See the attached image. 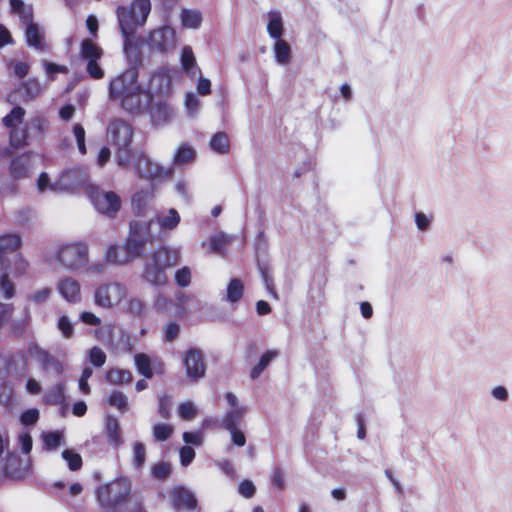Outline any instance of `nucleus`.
Segmentation results:
<instances>
[{"label": "nucleus", "instance_id": "f8f14e48", "mask_svg": "<svg viewBox=\"0 0 512 512\" xmlns=\"http://www.w3.org/2000/svg\"><path fill=\"white\" fill-rule=\"evenodd\" d=\"M168 68H160L155 71L148 84V96L150 99L156 96H168L172 92V75Z\"/></svg>", "mask_w": 512, "mask_h": 512}, {"label": "nucleus", "instance_id": "39448f33", "mask_svg": "<svg viewBox=\"0 0 512 512\" xmlns=\"http://www.w3.org/2000/svg\"><path fill=\"white\" fill-rule=\"evenodd\" d=\"M133 127L122 119H114L108 126V137L116 147L117 161L120 166L128 167L132 163L131 144Z\"/></svg>", "mask_w": 512, "mask_h": 512}, {"label": "nucleus", "instance_id": "c9c22d12", "mask_svg": "<svg viewBox=\"0 0 512 512\" xmlns=\"http://www.w3.org/2000/svg\"><path fill=\"white\" fill-rule=\"evenodd\" d=\"M181 21L184 27L196 29L201 25L202 15L196 10L184 9L181 13Z\"/></svg>", "mask_w": 512, "mask_h": 512}, {"label": "nucleus", "instance_id": "b1692460", "mask_svg": "<svg viewBox=\"0 0 512 512\" xmlns=\"http://www.w3.org/2000/svg\"><path fill=\"white\" fill-rule=\"evenodd\" d=\"M106 435L108 443L114 447L118 448L123 444V438L121 435V429L119 422L114 417H109L106 422Z\"/></svg>", "mask_w": 512, "mask_h": 512}, {"label": "nucleus", "instance_id": "72a5a7b5", "mask_svg": "<svg viewBox=\"0 0 512 512\" xmlns=\"http://www.w3.org/2000/svg\"><path fill=\"white\" fill-rule=\"evenodd\" d=\"M244 294V285L238 278L230 280L227 286V300L231 303L238 302Z\"/></svg>", "mask_w": 512, "mask_h": 512}, {"label": "nucleus", "instance_id": "2eb2a0df", "mask_svg": "<svg viewBox=\"0 0 512 512\" xmlns=\"http://www.w3.org/2000/svg\"><path fill=\"white\" fill-rule=\"evenodd\" d=\"M184 366L187 376L192 380H198L205 375L206 365L203 354L198 349H189L184 357Z\"/></svg>", "mask_w": 512, "mask_h": 512}, {"label": "nucleus", "instance_id": "09e8293b", "mask_svg": "<svg viewBox=\"0 0 512 512\" xmlns=\"http://www.w3.org/2000/svg\"><path fill=\"white\" fill-rule=\"evenodd\" d=\"M151 474L155 479L164 480L171 474V467L166 462H159L152 466Z\"/></svg>", "mask_w": 512, "mask_h": 512}, {"label": "nucleus", "instance_id": "8fccbe9b", "mask_svg": "<svg viewBox=\"0 0 512 512\" xmlns=\"http://www.w3.org/2000/svg\"><path fill=\"white\" fill-rule=\"evenodd\" d=\"M181 65L186 72H189L196 65L194 53L188 46L182 49Z\"/></svg>", "mask_w": 512, "mask_h": 512}, {"label": "nucleus", "instance_id": "393cba45", "mask_svg": "<svg viewBox=\"0 0 512 512\" xmlns=\"http://www.w3.org/2000/svg\"><path fill=\"white\" fill-rule=\"evenodd\" d=\"M19 90L22 92V99L24 101H30L40 95L42 85L38 79L29 78L21 83Z\"/></svg>", "mask_w": 512, "mask_h": 512}, {"label": "nucleus", "instance_id": "dca6fc26", "mask_svg": "<svg viewBox=\"0 0 512 512\" xmlns=\"http://www.w3.org/2000/svg\"><path fill=\"white\" fill-rule=\"evenodd\" d=\"M33 152L26 151L20 155L13 157L8 165V171L11 177L18 181L26 179L30 176L32 163L31 159Z\"/></svg>", "mask_w": 512, "mask_h": 512}, {"label": "nucleus", "instance_id": "6ab92c4d", "mask_svg": "<svg viewBox=\"0 0 512 512\" xmlns=\"http://www.w3.org/2000/svg\"><path fill=\"white\" fill-rule=\"evenodd\" d=\"M173 507L177 510L192 511L197 507V500L192 492L184 487H177L171 493Z\"/></svg>", "mask_w": 512, "mask_h": 512}, {"label": "nucleus", "instance_id": "bb28decb", "mask_svg": "<svg viewBox=\"0 0 512 512\" xmlns=\"http://www.w3.org/2000/svg\"><path fill=\"white\" fill-rule=\"evenodd\" d=\"M267 32L271 38L281 39L284 26L282 17L279 12L271 11L269 12V22L267 24Z\"/></svg>", "mask_w": 512, "mask_h": 512}, {"label": "nucleus", "instance_id": "4c0bfd02", "mask_svg": "<svg viewBox=\"0 0 512 512\" xmlns=\"http://www.w3.org/2000/svg\"><path fill=\"white\" fill-rule=\"evenodd\" d=\"M157 222L164 230H172L177 227L180 222V215L175 209H170L165 216H159Z\"/></svg>", "mask_w": 512, "mask_h": 512}, {"label": "nucleus", "instance_id": "f03ea898", "mask_svg": "<svg viewBox=\"0 0 512 512\" xmlns=\"http://www.w3.org/2000/svg\"><path fill=\"white\" fill-rule=\"evenodd\" d=\"M180 262V253L161 246L155 249L144 264L142 278L154 286H164L168 282L167 269Z\"/></svg>", "mask_w": 512, "mask_h": 512}, {"label": "nucleus", "instance_id": "5701e85b", "mask_svg": "<svg viewBox=\"0 0 512 512\" xmlns=\"http://www.w3.org/2000/svg\"><path fill=\"white\" fill-rule=\"evenodd\" d=\"M25 26V38L27 44L39 51L46 50V44L39 26L33 23V21L25 24Z\"/></svg>", "mask_w": 512, "mask_h": 512}, {"label": "nucleus", "instance_id": "c03bdc74", "mask_svg": "<svg viewBox=\"0 0 512 512\" xmlns=\"http://www.w3.org/2000/svg\"><path fill=\"white\" fill-rule=\"evenodd\" d=\"M0 288L2 290L3 296L6 299H10L15 295V286L14 283L10 280L7 271H4L0 277Z\"/></svg>", "mask_w": 512, "mask_h": 512}, {"label": "nucleus", "instance_id": "79ce46f5", "mask_svg": "<svg viewBox=\"0 0 512 512\" xmlns=\"http://www.w3.org/2000/svg\"><path fill=\"white\" fill-rule=\"evenodd\" d=\"M62 457L66 460L71 471H77L82 467V458L77 452L71 449H65L62 452Z\"/></svg>", "mask_w": 512, "mask_h": 512}, {"label": "nucleus", "instance_id": "ddd939ff", "mask_svg": "<svg viewBox=\"0 0 512 512\" xmlns=\"http://www.w3.org/2000/svg\"><path fill=\"white\" fill-rule=\"evenodd\" d=\"M175 30L169 26H163L150 32L147 44L152 50L167 52L175 47Z\"/></svg>", "mask_w": 512, "mask_h": 512}, {"label": "nucleus", "instance_id": "37998d69", "mask_svg": "<svg viewBox=\"0 0 512 512\" xmlns=\"http://www.w3.org/2000/svg\"><path fill=\"white\" fill-rule=\"evenodd\" d=\"M108 403L121 412H125L128 409V399L121 391H113L108 398Z\"/></svg>", "mask_w": 512, "mask_h": 512}, {"label": "nucleus", "instance_id": "1a4fd4ad", "mask_svg": "<svg viewBox=\"0 0 512 512\" xmlns=\"http://www.w3.org/2000/svg\"><path fill=\"white\" fill-rule=\"evenodd\" d=\"M87 194L95 209L105 216L114 218L121 208V198L114 191H105L92 185Z\"/></svg>", "mask_w": 512, "mask_h": 512}, {"label": "nucleus", "instance_id": "6e6552de", "mask_svg": "<svg viewBox=\"0 0 512 512\" xmlns=\"http://www.w3.org/2000/svg\"><path fill=\"white\" fill-rule=\"evenodd\" d=\"M26 111L21 106H15L2 118L4 127L10 129L9 143L14 149H20L28 145L29 133L27 128L19 129L17 126L24 120Z\"/></svg>", "mask_w": 512, "mask_h": 512}, {"label": "nucleus", "instance_id": "9d476101", "mask_svg": "<svg viewBox=\"0 0 512 512\" xmlns=\"http://www.w3.org/2000/svg\"><path fill=\"white\" fill-rule=\"evenodd\" d=\"M88 246L84 242L68 243L61 246L56 254V259L68 269H76L87 262Z\"/></svg>", "mask_w": 512, "mask_h": 512}, {"label": "nucleus", "instance_id": "a18cd8bd", "mask_svg": "<svg viewBox=\"0 0 512 512\" xmlns=\"http://www.w3.org/2000/svg\"><path fill=\"white\" fill-rule=\"evenodd\" d=\"M173 433L172 426L168 424H156L153 427V436L155 441H166Z\"/></svg>", "mask_w": 512, "mask_h": 512}, {"label": "nucleus", "instance_id": "aec40b11", "mask_svg": "<svg viewBox=\"0 0 512 512\" xmlns=\"http://www.w3.org/2000/svg\"><path fill=\"white\" fill-rule=\"evenodd\" d=\"M35 356L45 371H53L57 376H61L64 372V366L60 360L54 357L49 351L35 346Z\"/></svg>", "mask_w": 512, "mask_h": 512}, {"label": "nucleus", "instance_id": "f257e3e1", "mask_svg": "<svg viewBox=\"0 0 512 512\" xmlns=\"http://www.w3.org/2000/svg\"><path fill=\"white\" fill-rule=\"evenodd\" d=\"M138 77V70L129 68L109 83V98L119 101L121 106L130 112L138 110L141 106L142 88Z\"/></svg>", "mask_w": 512, "mask_h": 512}, {"label": "nucleus", "instance_id": "774afa93", "mask_svg": "<svg viewBox=\"0 0 512 512\" xmlns=\"http://www.w3.org/2000/svg\"><path fill=\"white\" fill-rule=\"evenodd\" d=\"M19 442H20V445H21L22 452L24 454H28V453L31 452L33 442H32V437L30 436L29 433L21 434L19 436Z\"/></svg>", "mask_w": 512, "mask_h": 512}, {"label": "nucleus", "instance_id": "473e14b6", "mask_svg": "<svg viewBox=\"0 0 512 512\" xmlns=\"http://www.w3.org/2000/svg\"><path fill=\"white\" fill-rule=\"evenodd\" d=\"M278 353L276 351H267L261 357L259 362L251 369L250 377L251 379H257L260 374L267 368L270 362L276 358Z\"/></svg>", "mask_w": 512, "mask_h": 512}, {"label": "nucleus", "instance_id": "4468645a", "mask_svg": "<svg viewBox=\"0 0 512 512\" xmlns=\"http://www.w3.org/2000/svg\"><path fill=\"white\" fill-rule=\"evenodd\" d=\"M125 290L121 284L109 283L98 287L95 291V304L103 307L110 308L117 304L124 297Z\"/></svg>", "mask_w": 512, "mask_h": 512}, {"label": "nucleus", "instance_id": "13d9d810", "mask_svg": "<svg viewBox=\"0 0 512 512\" xmlns=\"http://www.w3.org/2000/svg\"><path fill=\"white\" fill-rule=\"evenodd\" d=\"M38 419L39 411L36 408L27 409L20 416V420L24 425H34Z\"/></svg>", "mask_w": 512, "mask_h": 512}, {"label": "nucleus", "instance_id": "a19ab883", "mask_svg": "<svg viewBox=\"0 0 512 512\" xmlns=\"http://www.w3.org/2000/svg\"><path fill=\"white\" fill-rule=\"evenodd\" d=\"M146 462V448L142 442H135L133 444V466L140 470Z\"/></svg>", "mask_w": 512, "mask_h": 512}, {"label": "nucleus", "instance_id": "9b49d317", "mask_svg": "<svg viewBox=\"0 0 512 512\" xmlns=\"http://www.w3.org/2000/svg\"><path fill=\"white\" fill-rule=\"evenodd\" d=\"M132 162L139 176L147 180L168 179L172 174L170 169H165L163 166L154 163L143 151L132 152Z\"/></svg>", "mask_w": 512, "mask_h": 512}, {"label": "nucleus", "instance_id": "f3484780", "mask_svg": "<svg viewBox=\"0 0 512 512\" xmlns=\"http://www.w3.org/2000/svg\"><path fill=\"white\" fill-rule=\"evenodd\" d=\"M86 180L85 170L77 166L64 170L59 177V184L67 190H74L84 185Z\"/></svg>", "mask_w": 512, "mask_h": 512}, {"label": "nucleus", "instance_id": "6e6d98bb", "mask_svg": "<svg viewBox=\"0 0 512 512\" xmlns=\"http://www.w3.org/2000/svg\"><path fill=\"white\" fill-rule=\"evenodd\" d=\"M178 411H179L180 417L184 420H191V419L195 418L196 414H197L195 407L190 402L182 403L179 406Z\"/></svg>", "mask_w": 512, "mask_h": 512}, {"label": "nucleus", "instance_id": "cd10ccee", "mask_svg": "<svg viewBox=\"0 0 512 512\" xmlns=\"http://www.w3.org/2000/svg\"><path fill=\"white\" fill-rule=\"evenodd\" d=\"M10 7L11 12L18 15L24 25L33 21V9L25 5L23 0H10Z\"/></svg>", "mask_w": 512, "mask_h": 512}, {"label": "nucleus", "instance_id": "bf43d9fd", "mask_svg": "<svg viewBox=\"0 0 512 512\" xmlns=\"http://www.w3.org/2000/svg\"><path fill=\"white\" fill-rule=\"evenodd\" d=\"M271 482H272V485L274 487L278 488L279 490H283L285 488L284 472H283L282 468L275 467L272 470Z\"/></svg>", "mask_w": 512, "mask_h": 512}, {"label": "nucleus", "instance_id": "49530a36", "mask_svg": "<svg viewBox=\"0 0 512 512\" xmlns=\"http://www.w3.org/2000/svg\"><path fill=\"white\" fill-rule=\"evenodd\" d=\"M174 278H175V283L179 287L185 288V287L189 286L191 283V278H192L190 268L188 266H184V267L178 269L175 272Z\"/></svg>", "mask_w": 512, "mask_h": 512}, {"label": "nucleus", "instance_id": "603ef678", "mask_svg": "<svg viewBox=\"0 0 512 512\" xmlns=\"http://www.w3.org/2000/svg\"><path fill=\"white\" fill-rule=\"evenodd\" d=\"M89 359L95 367H102L106 362V354L100 347L94 346L89 350Z\"/></svg>", "mask_w": 512, "mask_h": 512}, {"label": "nucleus", "instance_id": "7c9ffc66", "mask_svg": "<svg viewBox=\"0 0 512 512\" xmlns=\"http://www.w3.org/2000/svg\"><path fill=\"white\" fill-rule=\"evenodd\" d=\"M274 54L278 63L287 64L291 59V47L282 38L277 39L274 44Z\"/></svg>", "mask_w": 512, "mask_h": 512}, {"label": "nucleus", "instance_id": "ea45409f", "mask_svg": "<svg viewBox=\"0 0 512 512\" xmlns=\"http://www.w3.org/2000/svg\"><path fill=\"white\" fill-rule=\"evenodd\" d=\"M42 440L46 450H55L61 445L63 434L60 431L46 432L43 433Z\"/></svg>", "mask_w": 512, "mask_h": 512}, {"label": "nucleus", "instance_id": "7ed1b4c3", "mask_svg": "<svg viewBox=\"0 0 512 512\" xmlns=\"http://www.w3.org/2000/svg\"><path fill=\"white\" fill-rule=\"evenodd\" d=\"M132 484L126 477H117L95 490L96 500L103 512H119L131 495Z\"/></svg>", "mask_w": 512, "mask_h": 512}, {"label": "nucleus", "instance_id": "423d86ee", "mask_svg": "<svg viewBox=\"0 0 512 512\" xmlns=\"http://www.w3.org/2000/svg\"><path fill=\"white\" fill-rule=\"evenodd\" d=\"M153 220L147 222L131 221L128 237L124 244L126 261L140 257L147 244H154L156 237L151 232Z\"/></svg>", "mask_w": 512, "mask_h": 512}, {"label": "nucleus", "instance_id": "69168bd1", "mask_svg": "<svg viewBox=\"0 0 512 512\" xmlns=\"http://www.w3.org/2000/svg\"><path fill=\"white\" fill-rule=\"evenodd\" d=\"M80 320L91 326H99L101 324V319L97 317L92 312L84 311L80 314Z\"/></svg>", "mask_w": 512, "mask_h": 512}, {"label": "nucleus", "instance_id": "4be33fe9", "mask_svg": "<svg viewBox=\"0 0 512 512\" xmlns=\"http://www.w3.org/2000/svg\"><path fill=\"white\" fill-rule=\"evenodd\" d=\"M66 386L64 382H59L49 388L43 395L42 401L48 406H61L66 405Z\"/></svg>", "mask_w": 512, "mask_h": 512}, {"label": "nucleus", "instance_id": "a878e982", "mask_svg": "<svg viewBox=\"0 0 512 512\" xmlns=\"http://www.w3.org/2000/svg\"><path fill=\"white\" fill-rule=\"evenodd\" d=\"M246 414L245 407H236L228 411L222 419L221 427L225 430L237 428Z\"/></svg>", "mask_w": 512, "mask_h": 512}, {"label": "nucleus", "instance_id": "412c9836", "mask_svg": "<svg viewBox=\"0 0 512 512\" xmlns=\"http://www.w3.org/2000/svg\"><path fill=\"white\" fill-rule=\"evenodd\" d=\"M58 291L70 303H77L81 300L80 284L71 277L64 278L59 282Z\"/></svg>", "mask_w": 512, "mask_h": 512}, {"label": "nucleus", "instance_id": "e433bc0d", "mask_svg": "<svg viewBox=\"0 0 512 512\" xmlns=\"http://www.w3.org/2000/svg\"><path fill=\"white\" fill-rule=\"evenodd\" d=\"M31 322V316L28 309H25V316L21 320L13 321L10 324V332L15 337H23L24 334L27 332Z\"/></svg>", "mask_w": 512, "mask_h": 512}, {"label": "nucleus", "instance_id": "2f4dec72", "mask_svg": "<svg viewBox=\"0 0 512 512\" xmlns=\"http://www.w3.org/2000/svg\"><path fill=\"white\" fill-rule=\"evenodd\" d=\"M210 147L217 153H228L230 148V141L225 132H217L210 140Z\"/></svg>", "mask_w": 512, "mask_h": 512}, {"label": "nucleus", "instance_id": "680f3d73", "mask_svg": "<svg viewBox=\"0 0 512 512\" xmlns=\"http://www.w3.org/2000/svg\"><path fill=\"white\" fill-rule=\"evenodd\" d=\"M165 340L172 342L174 341L179 333H180V326L176 322H170L165 327Z\"/></svg>", "mask_w": 512, "mask_h": 512}, {"label": "nucleus", "instance_id": "c85d7f7f", "mask_svg": "<svg viewBox=\"0 0 512 512\" xmlns=\"http://www.w3.org/2000/svg\"><path fill=\"white\" fill-rule=\"evenodd\" d=\"M106 380L115 385L129 384L132 379V373L126 369L111 368L105 374Z\"/></svg>", "mask_w": 512, "mask_h": 512}, {"label": "nucleus", "instance_id": "5fc2aeb1", "mask_svg": "<svg viewBox=\"0 0 512 512\" xmlns=\"http://www.w3.org/2000/svg\"><path fill=\"white\" fill-rule=\"evenodd\" d=\"M58 328L65 338H71L74 334L73 325L65 315L59 318Z\"/></svg>", "mask_w": 512, "mask_h": 512}, {"label": "nucleus", "instance_id": "338daca9", "mask_svg": "<svg viewBox=\"0 0 512 512\" xmlns=\"http://www.w3.org/2000/svg\"><path fill=\"white\" fill-rule=\"evenodd\" d=\"M30 65L27 62L18 61L13 66L16 77L22 79L29 73Z\"/></svg>", "mask_w": 512, "mask_h": 512}, {"label": "nucleus", "instance_id": "4d7b16f0", "mask_svg": "<svg viewBox=\"0 0 512 512\" xmlns=\"http://www.w3.org/2000/svg\"><path fill=\"white\" fill-rule=\"evenodd\" d=\"M128 310L134 316H142L146 310V306L141 299L134 298L129 301Z\"/></svg>", "mask_w": 512, "mask_h": 512}, {"label": "nucleus", "instance_id": "e2e57ef3", "mask_svg": "<svg viewBox=\"0 0 512 512\" xmlns=\"http://www.w3.org/2000/svg\"><path fill=\"white\" fill-rule=\"evenodd\" d=\"M195 457V451L190 446H183L180 449V460L183 466L189 465Z\"/></svg>", "mask_w": 512, "mask_h": 512}, {"label": "nucleus", "instance_id": "20e7f679", "mask_svg": "<svg viewBox=\"0 0 512 512\" xmlns=\"http://www.w3.org/2000/svg\"><path fill=\"white\" fill-rule=\"evenodd\" d=\"M150 11V0H133L129 6H119L116 14L122 35L130 38L138 27L146 23Z\"/></svg>", "mask_w": 512, "mask_h": 512}, {"label": "nucleus", "instance_id": "864d4df0", "mask_svg": "<svg viewBox=\"0 0 512 512\" xmlns=\"http://www.w3.org/2000/svg\"><path fill=\"white\" fill-rule=\"evenodd\" d=\"M14 309L13 304L0 302V330L9 322Z\"/></svg>", "mask_w": 512, "mask_h": 512}, {"label": "nucleus", "instance_id": "0eeeda50", "mask_svg": "<svg viewBox=\"0 0 512 512\" xmlns=\"http://www.w3.org/2000/svg\"><path fill=\"white\" fill-rule=\"evenodd\" d=\"M104 56V50L90 38H85L80 43L79 57L86 62V73L94 80H100L105 72L100 66V60Z\"/></svg>", "mask_w": 512, "mask_h": 512}, {"label": "nucleus", "instance_id": "0e129e2a", "mask_svg": "<svg viewBox=\"0 0 512 512\" xmlns=\"http://www.w3.org/2000/svg\"><path fill=\"white\" fill-rule=\"evenodd\" d=\"M158 412L163 419L170 418V400L168 397L163 396L159 399Z\"/></svg>", "mask_w": 512, "mask_h": 512}, {"label": "nucleus", "instance_id": "a211bd4d", "mask_svg": "<svg viewBox=\"0 0 512 512\" xmlns=\"http://www.w3.org/2000/svg\"><path fill=\"white\" fill-rule=\"evenodd\" d=\"M22 244L21 237L17 234H5L0 236V265L2 269L10 267L7 257L15 253Z\"/></svg>", "mask_w": 512, "mask_h": 512}, {"label": "nucleus", "instance_id": "de8ad7c7", "mask_svg": "<svg viewBox=\"0 0 512 512\" xmlns=\"http://www.w3.org/2000/svg\"><path fill=\"white\" fill-rule=\"evenodd\" d=\"M105 259L113 264H126L129 262L126 261V254L120 257V248L117 245H110L107 248Z\"/></svg>", "mask_w": 512, "mask_h": 512}, {"label": "nucleus", "instance_id": "c756f323", "mask_svg": "<svg viewBox=\"0 0 512 512\" xmlns=\"http://www.w3.org/2000/svg\"><path fill=\"white\" fill-rule=\"evenodd\" d=\"M135 365L139 374L147 379L153 377V369L150 357L145 353H138L134 356Z\"/></svg>", "mask_w": 512, "mask_h": 512}, {"label": "nucleus", "instance_id": "3c124183", "mask_svg": "<svg viewBox=\"0 0 512 512\" xmlns=\"http://www.w3.org/2000/svg\"><path fill=\"white\" fill-rule=\"evenodd\" d=\"M73 134L80 154L85 155L87 153V149L85 145V130L83 126L79 123H75L73 125Z\"/></svg>", "mask_w": 512, "mask_h": 512}, {"label": "nucleus", "instance_id": "58836bf2", "mask_svg": "<svg viewBox=\"0 0 512 512\" xmlns=\"http://www.w3.org/2000/svg\"><path fill=\"white\" fill-rule=\"evenodd\" d=\"M150 114L157 121H167L171 115L169 105L166 101H159L150 106Z\"/></svg>", "mask_w": 512, "mask_h": 512}, {"label": "nucleus", "instance_id": "f704fd0d", "mask_svg": "<svg viewBox=\"0 0 512 512\" xmlns=\"http://www.w3.org/2000/svg\"><path fill=\"white\" fill-rule=\"evenodd\" d=\"M195 156H196L195 150L192 147H190L189 145L183 144L177 149V151L173 157V162L176 165L186 164V163L193 161Z\"/></svg>", "mask_w": 512, "mask_h": 512}, {"label": "nucleus", "instance_id": "052dcab7", "mask_svg": "<svg viewBox=\"0 0 512 512\" xmlns=\"http://www.w3.org/2000/svg\"><path fill=\"white\" fill-rule=\"evenodd\" d=\"M238 491L243 497L249 499L255 495L256 487L252 481L245 479L239 484Z\"/></svg>", "mask_w": 512, "mask_h": 512}]
</instances>
